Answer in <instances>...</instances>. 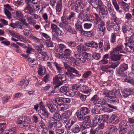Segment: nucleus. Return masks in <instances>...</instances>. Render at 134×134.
Wrapping results in <instances>:
<instances>
[{
    "label": "nucleus",
    "mask_w": 134,
    "mask_h": 134,
    "mask_svg": "<svg viewBox=\"0 0 134 134\" xmlns=\"http://www.w3.org/2000/svg\"><path fill=\"white\" fill-rule=\"evenodd\" d=\"M80 126L79 124H75V122L71 121L70 122H68L65 127L68 132V130H69L71 129V130L72 132L77 133L80 131Z\"/></svg>",
    "instance_id": "obj_1"
},
{
    "label": "nucleus",
    "mask_w": 134,
    "mask_h": 134,
    "mask_svg": "<svg viewBox=\"0 0 134 134\" xmlns=\"http://www.w3.org/2000/svg\"><path fill=\"white\" fill-rule=\"evenodd\" d=\"M90 110L89 108L85 107H81L79 112L77 111L76 114L77 117H80L81 119H83V116L89 114Z\"/></svg>",
    "instance_id": "obj_2"
},
{
    "label": "nucleus",
    "mask_w": 134,
    "mask_h": 134,
    "mask_svg": "<svg viewBox=\"0 0 134 134\" xmlns=\"http://www.w3.org/2000/svg\"><path fill=\"white\" fill-rule=\"evenodd\" d=\"M72 52L71 51L68 49H66L62 54H57V57L60 59L65 60L70 56Z\"/></svg>",
    "instance_id": "obj_3"
},
{
    "label": "nucleus",
    "mask_w": 134,
    "mask_h": 134,
    "mask_svg": "<svg viewBox=\"0 0 134 134\" xmlns=\"http://www.w3.org/2000/svg\"><path fill=\"white\" fill-rule=\"evenodd\" d=\"M128 69L127 64L124 63L121 64L119 66V71L118 72L119 76L122 77H125L126 76V75L124 73V72Z\"/></svg>",
    "instance_id": "obj_4"
},
{
    "label": "nucleus",
    "mask_w": 134,
    "mask_h": 134,
    "mask_svg": "<svg viewBox=\"0 0 134 134\" xmlns=\"http://www.w3.org/2000/svg\"><path fill=\"white\" fill-rule=\"evenodd\" d=\"M99 14L102 18L107 19L108 12L107 11V7L105 6L99 8Z\"/></svg>",
    "instance_id": "obj_5"
},
{
    "label": "nucleus",
    "mask_w": 134,
    "mask_h": 134,
    "mask_svg": "<svg viewBox=\"0 0 134 134\" xmlns=\"http://www.w3.org/2000/svg\"><path fill=\"white\" fill-rule=\"evenodd\" d=\"M110 59L111 60L114 61L120 60L121 57L122 56L121 54L118 53H116L115 52L112 51L110 52Z\"/></svg>",
    "instance_id": "obj_6"
},
{
    "label": "nucleus",
    "mask_w": 134,
    "mask_h": 134,
    "mask_svg": "<svg viewBox=\"0 0 134 134\" xmlns=\"http://www.w3.org/2000/svg\"><path fill=\"white\" fill-rule=\"evenodd\" d=\"M56 100H53L52 103H47L46 107H47L49 109V111L52 113L55 112L56 110L55 107H56Z\"/></svg>",
    "instance_id": "obj_7"
},
{
    "label": "nucleus",
    "mask_w": 134,
    "mask_h": 134,
    "mask_svg": "<svg viewBox=\"0 0 134 134\" xmlns=\"http://www.w3.org/2000/svg\"><path fill=\"white\" fill-rule=\"evenodd\" d=\"M37 58L39 60H47L49 57L47 53L44 52H38L36 54Z\"/></svg>",
    "instance_id": "obj_8"
},
{
    "label": "nucleus",
    "mask_w": 134,
    "mask_h": 134,
    "mask_svg": "<svg viewBox=\"0 0 134 134\" xmlns=\"http://www.w3.org/2000/svg\"><path fill=\"white\" fill-rule=\"evenodd\" d=\"M80 117L79 116L77 117L78 119L80 121H83L85 124L88 126L91 127V119L90 116H87L84 117L83 116V119H80Z\"/></svg>",
    "instance_id": "obj_9"
},
{
    "label": "nucleus",
    "mask_w": 134,
    "mask_h": 134,
    "mask_svg": "<svg viewBox=\"0 0 134 134\" xmlns=\"http://www.w3.org/2000/svg\"><path fill=\"white\" fill-rule=\"evenodd\" d=\"M72 114V112L69 110H68L64 113L62 114L61 115V119L62 120L64 121L63 122L65 123L69 119V116H70Z\"/></svg>",
    "instance_id": "obj_10"
},
{
    "label": "nucleus",
    "mask_w": 134,
    "mask_h": 134,
    "mask_svg": "<svg viewBox=\"0 0 134 134\" xmlns=\"http://www.w3.org/2000/svg\"><path fill=\"white\" fill-rule=\"evenodd\" d=\"M24 9L27 10V12L29 14L31 15H33V12H34V8L32 4H27L26 6Z\"/></svg>",
    "instance_id": "obj_11"
},
{
    "label": "nucleus",
    "mask_w": 134,
    "mask_h": 134,
    "mask_svg": "<svg viewBox=\"0 0 134 134\" xmlns=\"http://www.w3.org/2000/svg\"><path fill=\"white\" fill-rule=\"evenodd\" d=\"M123 48V45L121 44H119L117 45L116 47L112 51L115 52L116 53H125L122 50Z\"/></svg>",
    "instance_id": "obj_12"
},
{
    "label": "nucleus",
    "mask_w": 134,
    "mask_h": 134,
    "mask_svg": "<svg viewBox=\"0 0 134 134\" xmlns=\"http://www.w3.org/2000/svg\"><path fill=\"white\" fill-rule=\"evenodd\" d=\"M118 3L124 10L127 11L129 10L130 7L128 4L124 2L122 0L118 1Z\"/></svg>",
    "instance_id": "obj_13"
},
{
    "label": "nucleus",
    "mask_w": 134,
    "mask_h": 134,
    "mask_svg": "<svg viewBox=\"0 0 134 134\" xmlns=\"http://www.w3.org/2000/svg\"><path fill=\"white\" fill-rule=\"evenodd\" d=\"M64 60L70 63L72 65L75 66L77 65V60L73 57H69L68 58H66Z\"/></svg>",
    "instance_id": "obj_14"
},
{
    "label": "nucleus",
    "mask_w": 134,
    "mask_h": 134,
    "mask_svg": "<svg viewBox=\"0 0 134 134\" xmlns=\"http://www.w3.org/2000/svg\"><path fill=\"white\" fill-rule=\"evenodd\" d=\"M124 44L129 51L134 49V42L133 40L130 41L126 43H125Z\"/></svg>",
    "instance_id": "obj_15"
},
{
    "label": "nucleus",
    "mask_w": 134,
    "mask_h": 134,
    "mask_svg": "<svg viewBox=\"0 0 134 134\" xmlns=\"http://www.w3.org/2000/svg\"><path fill=\"white\" fill-rule=\"evenodd\" d=\"M133 91L134 90L132 89H125L124 90L123 96L124 97L126 98L130 95L133 94Z\"/></svg>",
    "instance_id": "obj_16"
},
{
    "label": "nucleus",
    "mask_w": 134,
    "mask_h": 134,
    "mask_svg": "<svg viewBox=\"0 0 134 134\" xmlns=\"http://www.w3.org/2000/svg\"><path fill=\"white\" fill-rule=\"evenodd\" d=\"M58 76H56L55 78L53 79L54 83L55 84L57 85L54 86V88L56 89L57 88L58 89L59 88V87L61 85H62V83L61 81L60 80H59V78L58 77Z\"/></svg>",
    "instance_id": "obj_17"
},
{
    "label": "nucleus",
    "mask_w": 134,
    "mask_h": 134,
    "mask_svg": "<svg viewBox=\"0 0 134 134\" xmlns=\"http://www.w3.org/2000/svg\"><path fill=\"white\" fill-rule=\"evenodd\" d=\"M62 22L65 25H68L71 23V21L68 16L66 15H63L61 17Z\"/></svg>",
    "instance_id": "obj_18"
},
{
    "label": "nucleus",
    "mask_w": 134,
    "mask_h": 134,
    "mask_svg": "<svg viewBox=\"0 0 134 134\" xmlns=\"http://www.w3.org/2000/svg\"><path fill=\"white\" fill-rule=\"evenodd\" d=\"M101 122V120L100 115H97L94 117L93 122L94 126H96L97 125H99Z\"/></svg>",
    "instance_id": "obj_19"
},
{
    "label": "nucleus",
    "mask_w": 134,
    "mask_h": 134,
    "mask_svg": "<svg viewBox=\"0 0 134 134\" xmlns=\"http://www.w3.org/2000/svg\"><path fill=\"white\" fill-rule=\"evenodd\" d=\"M29 84V81L25 78V79H23L21 80L18 84L20 86H21L22 88H25Z\"/></svg>",
    "instance_id": "obj_20"
},
{
    "label": "nucleus",
    "mask_w": 134,
    "mask_h": 134,
    "mask_svg": "<svg viewBox=\"0 0 134 134\" xmlns=\"http://www.w3.org/2000/svg\"><path fill=\"white\" fill-rule=\"evenodd\" d=\"M46 69L44 67L41 65H39L38 73L40 76H42L44 75L45 73Z\"/></svg>",
    "instance_id": "obj_21"
},
{
    "label": "nucleus",
    "mask_w": 134,
    "mask_h": 134,
    "mask_svg": "<svg viewBox=\"0 0 134 134\" xmlns=\"http://www.w3.org/2000/svg\"><path fill=\"white\" fill-rule=\"evenodd\" d=\"M62 8V0H59L56 7V10L57 12H60Z\"/></svg>",
    "instance_id": "obj_22"
},
{
    "label": "nucleus",
    "mask_w": 134,
    "mask_h": 134,
    "mask_svg": "<svg viewBox=\"0 0 134 134\" xmlns=\"http://www.w3.org/2000/svg\"><path fill=\"white\" fill-rule=\"evenodd\" d=\"M66 48L65 46L63 44H60L58 48L56 49V51L59 53L60 54L61 53H63L65 50L66 49L65 48Z\"/></svg>",
    "instance_id": "obj_23"
},
{
    "label": "nucleus",
    "mask_w": 134,
    "mask_h": 134,
    "mask_svg": "<svg viewBox=\"0 0 134 134\" xmlns=\"http://www.w3.org/2000/svg\"><path fill=\"white\" fill-rule=\"evenodd\" d=\"M108 130L110 133H115L118 129L116 126L113 125H110L107 129Z\"/></svg>",
    "instance_id": "obj_24"
},
{
    "label": "nucleus",
    "mask_w": 134,
    "mask_h": 134,
    "mask_svg": "<svg viewBox=\"0 0 134 134\" xmlns=\"http://www.w3.org/2000/svg\"><path fill=\"white\" fill-rule=\"evenodd\" d=\"M75 10L76 12L79 13L80 12H82L83 9V7H82L81 5L80 4H75Z\"/></svg>",
    "instance_id": "obj_25"
},
{
    "label": "nucleus",
    "mask_w": 134,
    "mask_h": 134,
    "mask_svg": "<svg viewBox=\"0 0 134 134\" xmlns=\"http://www.w3.org/2000/svg\"><path fill=\"white\" fill-rule=\"evenodd\" d=\"M116 35L115 33H113L111 34L110 40V43L114 44L116 42Z\"/></svg>",
    "instance_id": "obj_26"
},
{
    "label": "nucleus",
    "mask_w": 134,
    "mask_h": 134,
    "mask_svg": "<svg viewBox=\"0 0 134 134\" xmlns=\"http://www.w3.org/2000/svg\"><path fill=\"white\" fill-rule=\"evenodd\" d=\"M86 47L82 45H80L76 47L77 51L79 53L86 51Z\"/></svg>",
    "instance_id": "obj_27"
},
{
    "label": "nucleus",
    "mask_w": 134,
    "mask_h": 134,
    "mask_svg": "<svg viewBox=\"0 0 134 134\" xmlns=\"http://www.w3.org/2000/svg\"><path fill=\"white\" fill-rule=\"evenodd\" d=\"M31 38L35 42L38 44H41L42 43V42H43L42 39L38 38L34 36H32Z\"/></svg>",
    "instance_id": "obj_28"
},
{
    "label": "nucleus",
    "mask_w": 134,
    "mask_h": 134,
    "mask_svg": "<svg viewBox=\"0 0 134 134\" xmlns=\"http://www.w3.org/2000/svg\"><path fill=\"white\" fill-rule=\"evenodd\" d=\"M104 49L105 52L107 51L110 48V45L108 41H106L104 42Z\"/></svg>",
    "instance_id": "obj_29"
},
{
    "label": "nucleus",
    "mask_w": 134,
    "mask_h": 134,
    "mask_svg": "<svg viewBox=\"0 0 134 134\" xmlns=\"http://www.w3.org/2000/svg\"><path fill=\"white\" fill-rule=\"evenodd\" d=\"M111 23H113V25H117L119 24V22L118 19L115 15L112 16L111 18Z\"/></svg>",
    "instance_id": "obj_30"
},
{
    "label": "nucleus",
    "mask_w": 134,
    "mask_h": 134,
    "mask_svg": "<svg viewBox=\"0 0 134 134\" xmlns=\"http://www.w3.org/2000/svg\"><path fill=\"white\" fill-rule=\"evenodd\" d=\"M81 89L83 90L82 92H84V93L86 94L88 93L91 91V89L86 85L82 86L81 87Z\"/></svg>",
    "instance_id": "obj_31"
},
{
    "label": "nucleus",
    "mask_w": 134,
    "mask_h": 134,
    "mask_svg": "<svg viewBox=\"0 0 134 134\" xmlns=\"http://www.w3.org/2000/svg\"><path fill=\"white\" fill-rule=\"evenodd\" d=\"M35 48L38 52H42L44 49L43 45L42 43L40 44V45L36 46Z\"/></svg>",
    "instance_id": "obj_32"
},
{
    "label": "nucleus",
    "mask_w": 134,
    "mask_h": 134,
    "mask_svg": "<svg viewBox=\"0 0 134 134\" xmlns=\"http://www.w3.org/2000/svg\"><path fill=\"white\" fill-rule=\"evenodd\" d=\"M59 108L58 105L56 106V107L58 108V110L60 111H63L66 110L68 108V106L67 104H64L60 105Z\"/></svg>",
    "instance_id": "obj_33"
},
{
    "label": "nucleus",
    "mask_w": 134,
    "mask_h": 134,
    "mask_svg": "<svg viewBox=\"0 0 134 134\" xmlns=\"http://www.w3.org/2000/svg\"><path fill=\"white\" fill-rule=\"evenodd\" d=\"M58 77L59 78V80H60L63 83V82H64L66 80V78L65 75L64 74L61 75L60 74H58L57 75Z\"/></svg>",
    "instance_id": "obj_34"
},
{
    "label": "nucleus",
    "mask_w": 134,
    "mask_h": 134,
    "mask_svg": "<svg viewBox=\"0 0 134 134\" xmlns=\"http://www.w3.org/2000/svg\"><path fill=\"white\" fill-rule=\"evenodd\" d=\"M58 77L59 78V80H60L63 83V82H64L66 80V78L65 75L64 74L61 75L60 74H58L57 75Z\"/></svg>",
    "instance_id": "obj_35"
},
{
    "label": "nucleus",
    "mask_w": 134,
    "mask_h": 134,
    "mask_svg": "<svg viewBox=\"0 0 134 134\" xmlns=\"http://www.w3.org/2000/svg\"><path fill=\"white\" fill-rule=\"evenodd\" d=\"M107 11L109 12V13L111 15L112 14L113 15H114L113 14L114 13V10L113 7L112 6V5L111 4H108L107 6Z\"/></svg>",
    "instance_id": "obj_36"
},
{
    "label": "nucleus",
    "mask_w": 134,
    "mask_h": 134,
    "mask_svg": "<svg viewBox=\"0 0 134 134\" xmlns=\"http://www.w3.org/2000/svg\"><path fill=\"white\" fill-rule=\"evenodd\" d=\"M45 44L48 47H53V43L50 39H48L45 41Z\"/></svg>",
    "instance_id": "obj_37"
},
{
    "label": "nucleus",
    "mask_w": 134,
    "mask_h": 134,
    "mask_svg": "<svg viewBox=\"0 0 134 134\" xmlns=\"http://www.w3.org/2000/svg\"><path fill=\"white\" fill-rule=\"evenodd\" d=\"M39 115L40 117L45 120H46L49 116V113L48 112L41 113V114H39Z\"/></svg>",
    "instance_id": "obj_38"
},
{
    "label": "nucleus",
    "mask_w": 134,
    "mask_h": 134,
    "mask_svg": "<svg viewBox=\"0 0 134 134\" xmlns=\"http://www.w3.org/2000/svg\"><path fill=\"white\" fill-rule=\"evenodd\" d=\"M69 89L68 86L67 85H65L62 86L60 88V91L61 92L64 93L68 91Z\"/></svg>",
    "instance_id": "obj_39"
},
{
    "label": "nucleus",
    "mask_w": 134,
    "mask_h": 134,
    "mask_svg": "<svg viewBox=\"0 0 134 134\" xmlns=\"http://www.w3.org/2000/svg\"><path fill=\"white\" fill-rule=\"evenodd\" d=\"M52 63L56 67L57 70L58 72H60L61 71L62 68L61 67V65L60 64L56 62H53Z\"/></svg>",
    "instance_id": "obj_40"
},
{
    "label": "nucleus",
    "mask_w": 134,
    "mask_h": 134,
    "mask_svg": "<svg viewBox=\"0 0 134 134\" xmlns=\"http://www.w3.org/2000/svg\"><path fill=\"white\" fill-rule=\"evenodd\" d=\"M61 115L58 113L56 112L53 115L52 118L57 120H60L61 119Z\"/></svg>",
    "instance_id": "obj_41"
},
{
    "label": "nucleus",
    "mask_w": 134,
    "mask_h": 134,
    "mask_svg": "<svg viewBox=\"0 0 134 134\" xmlns=\"http://www.w3.org/2000/svg\"><path fill=\"white\" fill-rule=\"evenodd\" d=\"M92 74V72L90 71H87L85 72L82 75V77L84 79H86L90 76Z\"/></svg>",
    "instance_id": "obj_42"
},
{
    "label": "nucleus",
    "mask_w": 134,
    "mask_h": 134,
    "mask_svg": "<svg viewBox=\"0 0 134 134\" xmlns=\"http://www.w3.org/2000/svg\"><path fill=\"white\" fill-rule=\"evenodd\" d=\"M100 115L101 121H102L103 122H104L107 121L109 118V116L108 115Z\"/></svg>",
    "instance_id": "obj_43"
},
{
    "label": "nucleus",
    "mask_w": 134,
    "mask_h": 134,
    "mask_svg": "<svg viewBox=\"0 0 134 134\" xmlns=\"http://www.w3.org/2000/svg\"><path fill=\"white\" fill-rule=\"evenodd\" d=\"M6 123L5 122L0 123V133L3 132L6 129Z\"/></svg>",
    "instance_id": "obj_44"
},
{
    "label": "nucleus",
    "mask_w": 134,
    "mask_h": 134,
    "mask_svg": "<svg viewBox=\"0 0 134 134\" xmlns=\"http://www.w3.org/2000/svg\"><path fill=\"white\" fill-rule=\"evenodd\" d=\"M54 127L56 129H58L62 127V123L59 121H55L54 122Z\"/></svg>",
    "instance_id": "obj_45"
},
{
    "label": "nucleus",
    "mask_w": 134,
    "mask_h": 134,
    "mask_svg": "<svg viewBox=\"0 0 134 134\" xmlns=\"http://www.w3.org/2000/svg\"><path fill=\"white\" fill-rule=\"evenodd\" d=\"M76 29L79 31L83 30V29L81 23H76L75 25Z\"/></svg>",
    "instance_id": "obj_46"
},
{
    "label": "nucleus",
    "mask_w": 134,
    "mask_h": 134,
    "mask_svg": "<svg viewBox=\"0 0 134 134\" xmlns=\"http://www.w3.org/2000/svg\"><path fill=\"white\" fill-rule=\"evenodd\" d=\"M119 64L120 62H118L113 63L110 65L108 66V68H112L114 69L119 65Z\"/></svg>",
    "instance_id": "obj_47"
},
{
    "label": "nucleus",
    "mask_w": 134,
    "mask_h": 134,
    "mask_svg": "<svg viewBox=\"0 0 134 134\" xmlns=\"http://www.w3.org/2000/svg\"><path fill=\"white\" fill-rule=\"evenodd\" d=\"M54 100H56L57 101V102H56V105L57 104L58 106L64 104L63 98H59L57 99H55Z\"/></svg>",
    "instance_id": "obj_48"
},
{
    "label": "nucleus",
    "mask_w": 134,
    "mask_h": 134,
    "mask_svg": "<svg viewBox=\"0 0 134 134\" xmlns=\"http://www.w3.org/2000/svg\"><path fill=\"white\" fill-rule=\"evenodd\" d=\"M124 77L125 79L124 81L129 83L133 86H134V80L131 79L130 78L128 79L126 77V76Z\"/></svg>",
    "instance_id": "obj_49"
},
{
    "label": "nucleus",
    "mask_w": 134,
    "mask_h": 134,
    "mask_svg": "<svg viewBox=\"0 0 134 134\" xmlns=\"http://www.w3.org/2000/svg\"><path fill=\"white\" fill-rule=\"evenodd\" d=\"M93 58L96 60H98L101 57L100 54L99 53H94L92 56Z\"/></svg>",
    "instance_id": "obj_50"
},
{
    "label": "nucleus",
    "mask_w": 134,
    "mask_h": 134,
    "mask_svg": "<svg viewBox=\"0 0 134 134\" xmlns=\"http://www.w3.org/2000/svg\"><path fill=\"white\" fill-rule=\"evenodd\" d=\"M9 132L6 134H16V130L15 127H12L9 129Z\"/></svg>",
    "instance_id": "obj_51"
},
{
    "label": "nucleus",
    "mask_w": 134,
    "mask_h": 134,
    "mask_svg": "<svg viewBox=\"0 0 134 134\" xmlns=\"http://www.w3.org/2000/svg\"><path fill=\"white\" fill-rule=\"evenodd\" d=\"M108 97L111 99H115L116 96L115 93L112 91H110L108 92Z\"/></svg>",
    "instance_id": "obj_52"
},
{
    "label": "nucleus",
    "mask_w": 134,
    "mask_h": 134,
    "mask_svg": "<svg viewBox=\"0 0 134 134\" xmlns=\"http://www.w3.org/2000/svg\"><path fill=\"white\" fill-rule=\"evenodd\" d=\"M86 18L87 20L90 21H92L94 19V18L93 16V14L92 13L88 14L86 16Z\"/></svg>",
    "instance_id": "obj_53"
},
{
    "label": "nucleus",
    "mask_w": 134,
    "mask_h": 134,
    "mask_svg": "<svg viewBox=\"0 0 134 134\" xmlns=\"http://www.w3.org/2000/svg\"><path fill=\"white\" fill-rule=\"evenodd\" d=\"M101 109H98L96 107H94L92 110V113H94L96 114H98L101 113L100 110Z\"/></svg>",
    "instance_id": "obj_54"
},
{
    "label": "nucleus",
    "mask_w": 134,
    "mask_h": 134,
    "mask_svg": "<svg viewBox=\"0 0 134 134\" xmlns=\"http://www.w3.org/2000/svg\"><path fill=\"white\" fill-rule=\"evenodd\" d=\"M129 126L130 130L127 134H134V124L129 125Z\"/></svg>",
    "instance_id": "obj_55"
},
{
    "label": "nucleus",
    "mask_w": 134,
    "mask_h": 134,
    "mask_svg": "<svg viewBox=\"0 0 134 134\" xmlns=\"http://www.w3.org/2000/svg\"><path fill=\"white\" fill-rule=\"evenodd\" d=\"M99 99V97L96 94L94 95L91 98L90 100L92 102H97Z\"/></svg>",
    "instance_id": "obj_56"
},
{
    "label": "nucleus",
    "mask_w": 134,
    "mask_h": 134,
    "mask_svg": "<svg viewBox=\"0 0 134 134\" xmlns=\"http://www.w3.org/2000/svg\"><path fill=\"white\" fill-rule=\"evenodd\" d=\"M81 85L79 83H77L76 84H73L72 86V88L73 90H77L81 86Z\"/></svg>",
    "instance_id": "obj_57"
},
{
    "label": "nucleus",
    "mask_w": 134,
    "mask_h": 134,
    "mask_svg": "<svg viewBox=\"0 0 134 134\" xmlns=\"http://www.w3.org/2000/svg\"><path fill=\"white\" fill-rule=\"evenodd\" d=\"M112 3L116 10L117 11L119 10V7L118 4L116 0H113Z\"/></svg>",
    "instance_id": "obj_58"
},
{
    "label": "nucleus",
    "mask_w": 134,
    "mask_h": 134,
    "mask_svg": "<svg viewBox=\"0 0 134 134\" xmlns=\"http://www.w3.org/2000/svg\"><path fill=\"white\" fill-rule=\"evenodd\" d=\"M69 71L70 72V73H75L76 74H79V72L76 70L74 68L71 67H70V69H68Z\"/></svg>",
    "instance_id": "obj_59"
},
{
    "label": "nucleus",
    "mask_w": 134,
    "mask_h": 134,
    "mask_svg": "<svg viewBox=\"0 0 134 134\" xmlns=\"http://www.w3.org/2000/svg\"><path fill=\"white\" fill-rule=\"evenodd\" d=\"M128 125L126 122L122 121L119 124L120 128L128 127Z\"/></svg>",
    "instance_id": "obj_60"
},
{
    "label": "nucleus",
    "mask_w": 134,
    "mask_h": 134,
    "mask_svg": "<svg viewBox=\"0 0 134 134\" xmlns=\"http://www.w3.org/2000/svg\"><path fill=\"white\" fill-rule=\"evenodd\" d=\"M67 44L68 46L71 47H75L76 45V43L75 41H70L67 42Z\"/></svg>",
    "instance_id": "obj_61"
},
{
    "label": "nucleus",
    "mask_w": 134,
    "mask_h": 134,
    "mask_svg": "<svg viewBox=\"0 0 134 134\" xmlns=\"http://www.w3.org/2000/svg\"><path fill=\"white\" fill-rule=\"evenodd\" d=\"M97 103L99 104L104 105L106 103V102L103 99H99Z\"/></svg>",
    "instance_id": "obj_62"
},
{
    "label": "nucleus",
    "mask_w": 134,
    "mask_h": 134,
    "mask_svg": "<svg viewBox=\"0 0 134 134\" xmlns=\"http://www.w3.org/2000/svg\"><path fill=\"white\" fill-rule=\"evenodd\" d=\"M90 42V46L91 47L95 48L96 49H97V48L98 47L97 43L94 41H91Z\"/></svg>",
    "instance_id": "obj_63"
},
{
    "label": "nucleus",
    "mask_w": 134,
    "mask_h": 134,
    "mask_svg": "<svg viewBox=\"0 0 134 134\" xmlns=\"http://www.w3.org/2000/svg\"><path fill=\"white\" fill-rule=\"evenodd\" d=\"M4 12L5 14L7 16V18L9 19H10L11 18V13L8 10L5 9H4Z\"/></svg>",
    "instance_id": "obj_64"
}]
</instances>
